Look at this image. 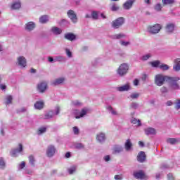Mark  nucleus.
<instances>
[{
  "instance_id": "f257e3e1",
  "label": "nucleus",
  "mask_w": 180,
  "mask_h": 180,
  "mask_svg": "<svg viewBox=\"0 0 180 180\" xmlns=\"http://www.w3.org/2000/svg\"><path fill=\"white\" fill-rule=\"evenodd\" d=\"M179 79V77H171L158 75V86H161V85L166 82L169 83V88H170V89L172 91H178L180 89V86L178 84Z\"/></svg>"
},
{
  "instance_id": "f03ea898",
  "label": "nucleus",
  "mask_w": 180,
  "mask_h": 180,
  "mask_svg": "<svg viewBox=\"0 0 180 180\" xmlns=\"http://www.w3.org/2000/svg\"><path fill=\"white\" fill-rule=\"evenodd\" d=\"M124 23V18L120 17L112 22V26L114 29H119Z\"/></svg>"
},
{
  "instance_id": "7ed1b4c3",
  "label": "nucleus",
  "mask_w": 180,
  "mask_h": 180,
  "mask_svg": "<svg viewBox=\"0 0 180 180\" xmlns=\"http://www.w3.org/2000/svg\"><path fill=\"white\" fill-rule=\"evenodd\" d=\"M127 71H129V65L127 64L124 63L121 64L117 70V73L121 77H123L125 74H127Z\"/></svg>"
},
{
  "instance_id": "20e7f679",
  "label": "nucleus",
  "mask_w": 180,
  "mask_h": 180,
  "mask_svg": "<svg viewBox=\"0 0 180 180\" xmlns=\"http://www.w3.org/2000/svg\"><path fill=\"white\" fill-rule=\"evenodd\" d=\"M134 176L136 179H148V176L144 174V172L141 170L134 172Z\"/></svg>"
},
{
  "instance_id": "39448f33",
  "label": "nucleus",
  "mask_w": 180,
  "mask_h": 180,
  "mask_svg": "<svg viewBox=\"0 0 180 180\" xmlns=\"http://www.w3.org/2000/svg\"><path fill=\"white\" fill-rule=\"evenodd\" d=\"M67 13L68 18H70L73 23H77V22H78V18L77 17V14H75V12H74V11L69 10Z\"/></svg>"
},
{
  "instance_id": "423d86ee",
  "label": "nucleus",
  "mask_w": 180,
  "mask_h": 180,
  "mask_svg": "<svg viewBox=\"0 0 180 180\" xmlns=\"http://www.w3.org/2000/svg\"><path fill=\"white\" fill-rule=\"evenodd\" d=\"M55 154H56V147H54V146L53 145L49 146L46 150L47 157L51 158Z\"/></svg>"
},
{
  "instance_id": "0eeeda50",
  "label": "nucleus",
  "mask_w": 180,
  "mask_h": 180,
  "mask_svg": "<svg viewBox=\"0 0 180 180\" xmlns=\"http://www.w3.org/2000/svg\"><path fill=\"white\" fill-rule=\"evenodd\" d=\"M148 32L151 34H155L158 33V24H155L154 25L148 26Z\"/></svg>"
},
{
  "instance_id": "6e6552de",
  "label": "nucleus",
  "mask_w": 180,
  "mask_h": 180,
  "mask_svg": "<svg viewBox=\"0 0 180 180\" xmlns=\"http://www.w3.org/2000/svg\"><path fill=\"white\" fill-rule=\"evenodd\" d=\"M166 32L167 33H173L175 30V22H169L166 25Z\"/></svg>"
},
{
  "instance_id": "1a4fd4ad",
  "label": "nucleus",
  "mask_w": 180,
  "mask_h": 180,
  "mask_svg": "<svg viewBox=\"0 0 180 180\" xmlns=\"http://www.w3.org/2000/svg\"><path fill=\"white\" fill-rule=\"evenodd\" d=\"M147 158V155H146V153L141 151L137 155V161L139 162H144Z\"/></svg>"
},
{
  "instance_id": "9d476101",
  "label": "nucleus",
  "mask_w": 180,
  "mask_h": 180,
  "mask_svg": "<svg viewBox=\"0 0 180 180\" xmlns=\"http://www.w3.org/2000/svg\"><path fill=\"white\" fill-rule=\"evenodd\" d=\"M37 89L39 92H41V94H43L46 89H47V83L46 82H42L40 84L37 85Z\"/></svg>"
},
{
  "instance_id": "9b49d317",
  "label": "nucleus",
  "mask_w": 180,
  "mask_h": 180,
  "mask_svg": "<svg viewBox=\"0 0 180 180\" xmlns=\"http://www.w3.org/2000/svg\"><path fill=\"white\" fill-rule=\"evenodd\" d=\"M18 65H20V67H22L23 68H25V67H26V58H25V57L23 56H20L18 58Z\"/></svg>"
},
{
  "instance_id": "f8f14e48",
  "label": "nucleus",
  "mask_w": 180,
  "mask_h": 180,
  "mask_svg": "<svg viewBox=\"0 0 180 180\" xmlns=\"http://www.w3.org/2000/svg\"><path fill=\"white\" fill-rule=\"evenodd\" d=\"M135 0H127L123 5L124 9L129 11L133 6V4H134Z\"/></svg>"
},
{
  "instance_id": "ddd939ff",
  "label": "nucleus",
  "mask_w": 180,
  "mask_h": 180,
  "mask_svg": "<svg viewBox=\"0 0 180 180\" xmlns=\"http://www.w3.org/2000/svg\"><path fill=\"white\" fill-rule=\"evenodd\" d=\"M145 134L146 136H150V135H154L156 134L157 131L154 128L148 127L144 129Z\"/></svg>"
},
{
  "instance_id": "4468645a",
  "label": "nucleus",
  "mask_w": 180,
  "mask_h": 180,
  "mask_svg": "<svg viewBox=\"0 0 180 180\" xmlns=\"http://www.w3.org/2000/svg\"><path fill=\"white\" fill-rule=\"evenodd\" d=\"M65 39H66V40H69L70 41H72L75 40L76 37H75V34L71 32H69L65 34Z\"/></svg>"
},
{
  "instance_id": "2eb2a0df",
  "label": "nucleus",
  "mask_w": 180,
  "mask_h": 180,
  "mask_svg": "<svg viewBox=\"0 0 180 180\" xmlns=\"http://www.w3.org/2000/svg\"><path fill=\"white\" fill-rule=\"evenodd\" d=\"M132 147H133V143H131V141H130V139H127L124 143V148L126 151H130Z\"/></svg>"
},
{
  "instance_id": "dca6fc26",
  "label": "nucleus",
  "mask_w": 180,
  "mask_h": 180,
  "mask_svg": "<svg viewBox=\"0 0 180 180\" xmlns=\"http://www.w3.org/2000/svg\"><path fill=\"white\" fill-rule=\"evenodd\" d=\"M35 109H38L39 110L43 109L44 108V102L43 101H37L34 105Z\"/></svg>"
},
{
  "instance_id": "f3484780",
  "label": "nucleus",
  "mask_w": 180,
  "mask_h": 180,
  "mask_svg": "<svg viewBox=\"0 0 180 180\" xmlns=\"http://www.w3.org/2000/svg\"><path fill=\"white\" fill-rule=\"evenodd\" d=\"M158 68H160V70H162V71H168V70H169V66L164 63L161 64L160 61H158Z\"/></svg>"
},
{
  "instance_id": "a211bd4d",
  "label": "nucleus",
  "mask_w": 180,
  "mask_h": 180,
  "mask_svg": "<svg viewBox=\"0 0 180 180\" xmlns=\"http://www.w3.org/2000/svg\"><path fill=\"white\" fill-rule=\"evenodd\" d=\"M174 65L173 67L174 71H180V59L177 58L174 60Z\"/></svg>"
},
{
  "instance_id": "6ab92c4d",
  "label": "nucleus",
  "mask_w": 180,
  "mask_h": 180,
  "mask_svg": "<svg viewBox=\"0 0 180 180\" xmlns=\"http://www.w3.org/2000/svg\"><path fill=\"white\" fill-rule=\"evenodd\" d=\"M22 5L20 4V1H16L11 4V9L13 10H18L20 9Z\"/></svg>"
},
{
  "instance_id": "aec40b11",
  "label": "nucleus",
  "mask_w": 180,
  "mask_h": 180,
  "mask_svg": "<svg viewBox=\"0 0 180 180\" xmlns=\"http://www.w3.org/2000/svg\"><path fill=\"white\" fill-rule=\"evenodd\" d=\"M36 25L33 22H30L26 24L25 29L30 32V30H33V29H34Z\"/></svg>"
},
{
  "instance_id": "412c9836",
  "label": "nucleus",
  "mask_w": 180,
  "mask_h": 180,
  "mask_svg": "<svg viewBox=\"0 0 180 180\" xmlns=\"http://www.w3.org/2000/svg\"><path fill=\"white\" fill-rule=\"evenodd\" d=\"M106 137L105 136V134L101 133L99 134H97L96 136V140L99 141V143H102V141H105V139Z\"/></svg>"
},
{
  "instance_id": "4be33fe9",
  "label": "nucleus",
  "mask_w": 180,
  "mask_h": 180,
  "mask_svg": "<svg viewBox=\"0 0 180 180\" xmlns=\"http://www.w3.org/2000/svg\"><path fill=\"white\" fill-rule=\"evenodd\" d=\"M64 81H65L64 77L58 78L52 83V85H60V84H63Z\"/></svg>"
},
{
  "instance_id": "5701e85b",
  "label": "nucleus",
  "mask_w": 180,
  "mask_h": 180,
  "mask_svg": "<svg viewBox=\"0 0 180 180\" xmlns=\"http://www.w3.org/2000/svg\"><path fill=\"white\" fill-rule=\"evenodd\" d=\"M130 89V85L129 84H124V86L118 87V90L120 92H123L124 91H129Z\"/></svg>"
},
{
  "instance_id": "b1692460",
  "label": "nucleus",
  "mask_w": 180,
  "mask_h": 180,
  "mask_svg": "<svg viewBox=\"0 0 180 180\" xmlns=\"http://www.w3.org/2000/svg\"><path fill=\"white\" fill-rule=\"evenodd\" d=\"M39 22L40 23H47V22H49V15H44L41 16L39 18Z\"/></svg>"
},
{
  "instance_id": "393cba45",
  "label": "nucleus",
  "mask_w": 180,
  "mask_h": 180,
  "mask_svg": "<svg viewBox=\"0 0 180 180\" xmlns=\"http://www.w3.org/2000/svg\"><path fill=\"white\" fill-rule=\"evenodd\" d=\"M87 110L86 109H82L80 112H79V115L75 116V119H80V117H84L85 115H86Z\"/></svg>"
},
{
  "instance_id": "a878e982",
  "label": "nucleus",
  "mask_w": 180,
  "mask_h": 180,
  "mask_svg": "<svg viewBox=\"0 0 180 180\" xmlns=\"http://www.w3.org/2000/svg\"><path fill=\"white\" fill-rule=\"evenodd\" d=\"M51 31L53 32V33H54V34H61V33L63 32L61 29L57 27H52Z\"/></svg>"
},
{
  "instance_id": "bb28decb",
  "label": "nucleus",
  "mask_w": 180,
  "mask_h": 180,
  "mask_svg": "<svg viewBox=\"0 0 180 180\" xmlns=\"http://www.w3.org/2000/svg\"><path fill=\"white\" fill-rule=\"evenodd\" d=\"M169 144H176V143L179 142V139L175 138L168 139L167 141Z\"/></svg>"
},
{
  "instance_id": "cd10ccee",
  "label": "nucleus",
  "mask_w": 180,
  "mask_h": 180,
  "mask_svg": "<svg viewBox=\"0 0 180 180\" xmlns=\"http://www.w3.org/2000/svg\"><path fill=\"white\" fill-rule=\"evenodd\" d=\"M122 151H123L122 146H115L114 148L113 154H119V153H122Z\"/></svg>"
},
{
  "instance_id": "c85d7f7f",
  "label": "nucleus",
  "mask_w": 180,
  "mask_h": 180,
  "mask_svg": "<svg viewBox=\"0 0 180 180\" xmlns=\"http://www.w3.org/2000/svg\"><path fill=\"white\" fill-rule=\"evenodd\" d=\"M99 13L98 11H92L91 18L94 20H98Z\"/></svg>"
},
{
  "instance_id": "c756f323",
  "label": "nucleus",
  "mask_w": 180,
  "mask_h": 180,
  "mask_svg": "<svg viewBox=\"0 0 180 180\" xmlns=\"http://www.w3.org/2000/svg\"><path fill=\"white\" fill-rule=\"evenodd\" d=\"M131 123H132V124H137V126H141V122L140 120H137L136 118H133L131 120Z\"/></svg>"
},
{
  "instance_id": "7c9ffc66",
  "label": "nucleus",
  "mask_w": 180,
  "mask_h": 180,
  "mask_svg": "<svg viewBox=\"0 0 180 180\" xmlns=\"http://www.w3.org/2000/svg\"><path fill=\"white\" fill-rule=\"evenodd\" d=\"M163 5H173L175 4V0H162Z\"/></svg>"
},
{
  "instance_id": "2f4dec72",
  "label": "nucleus",
  "mask_w": 180,
  "mask_h": 180,
  "mask_svg": "<svg viewBox=\"0 0 180 180\" xmlns=\"http://www.w3.org/2000/svg\"><path fill=\"white\" fill-rule=\"evenodd\" d=\"M5 167H6V164L5 163V160H4L3 158H0V168L1 169H5Z\"/></svg>"
},
{
  "instance_id": "473e14b6",
  "label": "nucleus",
  "mask_w": 180,
  "mask_h": 180,
  "mask_svg": "<svg viewBox=\"0 0 180 180\" xmlns=\"http://www.w3.org/2000/svg\"><path fill=\"white\" fill-rule=\"evenodd\" d=\"M29 162L30 164H31V165H32V167H34V156H33L32 155L29 156Z\"/></svg>"
},
{
  "instance_id": "72a5a7b5",
  "label": "nucleus",
  "mask_w": 180,
  "mask_h": 180,
  "mask_svg": "<svg viewBox=\"0 0 180 180\" xmlns=\"http://www.w3.org/2000/svg\"><path fill=\"white\" fill-rule=\"evenodd\" d=\"M46 127H41L37 130V134H43V133H46Z\"/></svg>"
},
{
  "instance_id": "f704fd0d",
  "label": "nucleus",
  "mask_w": 180,
  "mask_h": 180,
  "mask_svg": "<svg viewBox=\"0 0 180 180\" xmlns=\"http://www.w3.org/2000/svg\"><path fill=\"white\" fill-rule=\"evenodd\" d=\"M6 99V103L7 105H9L12 103V101L13 98H12V96H8Z\"/></svg>"
},
{
  "instance_id": "c9c22d12",
  "label": "nucleus",
  "mask_w": 180,
  "mask_h": 180,
  "mask_svg": "<svg viewBox=\"0 0 180 180\" xmlns=\"http://www.w3.org/2000/svg\"><path fill=\"white\" fill-rule=\"evenodd\" d=\"M139 96H140V94L134 93V94H131L130 98L131 99H137V98H139Z\"/></svg>"
},
{
  "instance_id": "e433bc0d",
  "label": "nucleus",
  "mask_w": 180,
  "mask_h": 180,
  "mask_svg": "<svg viewBox=\"0 0 180 180\" xmlns=\"http://www.w3.org/2000/svg\"><path fill=\"white\" fill-rule=\"evenodd\" d=\"M149 64L153 68H157V67H158V60H155L153 62H149Z\"/></svg>"
},
{
  "instance_id": "4c0bfd02",
  "label": "nucleus",
  "mask_w": 180,
  "mask_h": 180,
  "mask_svg": "<svg viewBox=\"0 0 180 180\" xmlns=\"http://www.w3.org/2000/svg\"><path fill=\"white\" fill-rule=\"evenodd\" d=\"M123 37H125V35L123 34H116V35L113 36V39H122Z\"/></svg>"
},
{
  "instance_id": "58836bf2",
  "label": "nucleus",
  "mask_w": 180,
  "mask_h": 180,
  "mask_svg": "<svg viewBox=\"0 0 180 180\" xmlns=\"http://www.w3.org/2000/svg\"><path fill=\"white\" fill-rule=\"evenodd\" d=\"M150 57H151V54L148 53V54L144 55L142 57V60L143 61H147V60H148V58H150Z\"/></svg>"
},
{
  "instance_id": "ea45409f",
  "label": "nucleus",
  "mask_w": 180,
  "mask_h": 180,
  "mask_svg": "<svg viewBox=\"0 0 180 180\" xmlns=\"http://www.w3.org/2000/svg\"><path fill=\"white\" fill-rule=\"evenodd\" d=\"M76 169H77V168L75 167H72L68 169V172L71 175V174H74V172H75Z\"/></svg>"
},
{
  "instance_id": "a19ab883",
  "label": "nucleus",
  "mask_w": 180,
  "mask_h": 180,
  "mask_svg": "<svg viewBox=\"0 0 180 180\" xmlns=\"http://www.w3.org/2000/svg\"><path fill=\"white\" fill-rule=\"evenodd\" d=\"M53 117V112H49L45 115V119H51Z\"/></svg>"
},
{
  "instance_id": "79ce46f5",
  "label": "nucleus",
  "mask_w": 180,
  "mask_h": 180,
  "mask_svg": "<svg viewBox=\"0 0 180 180\" xmlns=\"http://www.w3.org/2000/svg\"><path fill=\"white\" fill-rule=\"evenodd\" d=\"M111 11H112V12L119 11V6H116V4H113L111 7Z\"/></svg>"
},
{
  "instance_id": "37998d69",
  "label": "nucleus",
  "mask_w": 180,
  "mask_h": 180,
  "mask_svg": "<svg viewBox=\"0 0 180 180\" xmlns=\"http://www.w3.org/2000/svg\"><path fill=\"white\" fill-rule=\"evenodd\" d=\"M73 131L75 134H79V129L77 127H73Z\"/></svg>"
},
{
  "instance_id": "c03bdc74",
  "label": "nucleus",
  "mask_w": 180,
  "mask_h": 180,
  "mask_svg": "<svg viewBox=\"0 0 180 180\" xmlns=\"http://www.w3.org/2000/svg\"><path fill=\"white\" fill-rule=\"evenodd\" d=\"M26 167V162H22L21 164L19 165L20 169H23Z\"/></svg>"
},
{
  "instance_id": "a18cd8bd",
  "label": "nucleus",
  "mask_w": 180,
  "mask_h": 180,
  "mask_svg": "<svg viewBox=\"0 0 180 180\" xmlns=\"http://www.w3.org/2000/svg\"><path fill=\"white\" fill-rule=\"evenodd\" d=\"M160 91L162 92V94H167V92H168V89H167V87L163 86L160 89Z\"/></svg>"
},
{
  "instance_id": "49530a36",
  "label": "nucleus",
  "mask_w": 180,
  "mask_h": 180,
  "mask_svg": "<svg viewBox=\"0 0 180 180\" xmlns=\"http://www.w3.org/2000/svg\"><path fill=\"white\" fill-rule=\"evenodd\" d=\"M160 168L162 169H168V168H169V166H168V165H167V164H162L161 165Z\"/></svg>"
},
{
  "instance_id": "de8ad7c7",
  "label": "nucleus",
  "mask_w": 180,
  "mask_h": 180,
  "mask_svg": "<svg viewBox=\"0 0 180 180\" xmlns=\"http://www.w3.org/2000/svg\"><path fill=\"white\" fill-rule=\"evenodd\" d=\"M167 179L168 180H174V175L171 173L168 174H167Z\"/></svg>"
},
{
  "instance_id": "09e8293b",
  "label": "nucleus",
  "mask_w": 180,
  "mask_h": 180,
  "mask_svg": "<svg viewBox=\"0 0 180 180\" xmlns=\"http://www.w3.org/2000/svg\"><path fill=\"white\" fill-rule=\"evenodd\" d=\"M114 178H115V180H122V179H123V177H122V175H119V174L115 175Z\"/></svg>"
},
{
  "instance_id": "8fccbe9b",
  "label": "nucleus",
  "mask_w": 180,
  "mask_h": 180,
  "mask_svg": "<svg viewBox=\"0 0 180 180\" xmlns=\"http://www.w3.org/2000/svg\"><path fill=\"white\" fill-rule=\"evenodd\" d=\"M66 53L68 57H72V53H71V51H70V49H66Z\"/></svg>"
},
{
  "instance_id": "3c124183",
  "label": "nucleus",
  "mask_w": 180,
  "mask_h": 180,
  "mask_svg": "<svg viewBox=\"0 0 180 180\" xmlns=\"http://www.w3.org/2000/svg\"><path fill=\"white\" fill-rule=\"evenodd\" d=\"M18 151V153H22V151H23V146L21 143L19 144V148Z\"/></svg>"
},
{
  "instance_id": "603ef678",
  "label": "nucleus",
  "mask_w": 180,
  "mask_h": 180,
  "mask_svg": "<svg viewBox=\"0 0 180 180\" xmlns=\"http://www.w3.org/2000/svg\"><path fill=\"white\" fill-rule=\"evenodd\" d=\"M121 44H122V46H129V44H130V42L122 41Z\"/></svg>"
},
{
  "instance_id": "864d4df0",
  "label": "nucleus",
  "mask_w": 180,
  "mask_h": 180,
  "mask_svg": "<svg viewBox=\"0 0 180 180\" xmlns=\"http://www.w3.org/2000/svg\"><path fill=\"white\" fill-rule=\"evenodd\" d=\"M176 109L178 110L180 109V100L177 101L176 105Z\"/></svg>"
},
{
  "instance_id": "5fc2aeb1",
  "label": "nucleus",
  "mask_w": 180,
  "mask_h": 180,
  "mask_svg": "<svg viewBox=\"0 0 180 180\" xmlns=\"http://www.w3.org/2000/svg\"><path fill=\"white\" fill-rule=\"evenodd\" d=\"M60 113V106H56V115H58Z\"/></svg>"
},
{
  "instance_id": "6e6d98bb",
  "label": "nucleus",
  "mask_w": 180,
  "mask_h": 180,
  "mask_svg": "<svg viewBox=\"0 0 180 180\" xmlns=\"http://www.w3.org/2000/svg\"><path fill=\"white\" fill-rule=\"evenodd\" d=\"M72 103L75 106H79V105H81L79 101H73Z\"/></svg>"
},
{
  "instance_id": "4d7b16f0",
  "label": "nucleus",
  "mask_w": 180,
  "mask_h": 180,
  "mask_svg": "<svg viewBox=\"0 0 180 180\" xmlns=\"http://www.w3.org/2000/svg\"><path fill=\"white\" fill-rule=\"evenodd\" d=\"M104 160L106 162H108V161H110V156L109 155H106L105 158H104Z\"/></svg>"
},
{
  "instance_id": "13d9d810",
  "label": "nucleus",
  "mask_w": 180,
  "mask_h": 180,
  "mask_svg": "<svg viewBox=\"0 0 180 180\" xmlns=\"http://www.w3.org/2000/svg\"><path fill=\"white\" fill-rule=\"evenodd\" d=\"M155 84H156V85H158V75H155Z\"/></svg>"
},
{
  "instance_id": "bf43d9fd",
  "label": "nucleus",
  "mask_w": 180,
  "mask_h": 180,
  "mask_svg": "<svg viewBox=\"0 0 180 180\" xmlns=\"http://www.w3.org/2000/svg\"><path fill=\"white\" fill-rule=\"evenodd\" d=\"M142 81H146V79H147V75L143 74L142 75V78H141Z\"/></svg>"
},
{
  "instance_id": "052dcab7",
  "label": "nucleus",
  "mask_w": 180,
  "mask_h": 180,
  "mask_svg": "<svg viewBox=\"0 0 180 180\" xmlns=\"http://www.w3.org/2000/svg\"><path fill=\"white\" fill-rule=\"evenodd\" d=\"M131 108L133 109H136L137 108V103H133L131 105Z\"/></svg>"
},
{
  "instance_id": "680f3d73",
  "label": "nucleus",
  "mask_w": 180,
  "mask_h": 180,
  "mask_svg": "<svg viewBox=\"0 0 180 180\" xmlns=\"http://www.w3.org/2000/svg\"><path fill=\"white\" fill-rule=\"evenodd\" d=\"M65 156L66 158H70V157H71V153L70 152H67Z\"/></svg>"
},
{
  "instance_id": "e2e57ef3",
  "label": "nucleus",
  "mask_w": 180,
  "mask_h": 180,
  "mask_svg": "<svg viewBox=\"0 0 180 180\" xmlns=\"http://www.w3.org/2000/svg\"><path fill=\"white\" fill-rule=\"evenodd\" d=\"M139 146H140V147H143L144 146V142L139 141Z\"/></svg>"
},
{
  "instance_id": "0e129e2a",
  "label": "nucleus",
  "mask_w": 180,
  "mask_h": 180,
  "mask_svg": "<svg viewBox=\"0 0 180 180\" xmlns=\"http://www.w3.org/2000/svg\"><path fill=\"white\" fill-rule=\"evenodd\" d=\"M167 106H172V101H169L166 103Z\"/></svg>"
},
{
  "instance_id": "69168bd1",
  "label": "nucleus",
  "mask_w": 180,
  "mask_h": 180,
  "mask_svg": "<svg viewBox=\"0 0 180 180\" xmlns=\"http://www.w3.org/2000/svg\"><path fill=\"white\" fill-rule=\"evenodd\" d=\"M134 84L135 86L139 85V79H136L134 81Z\"/></svg>"
},
{
  "instance_id": "338daca9",
  "label": "nucleus",
  "mask_w": 180,
  "mask_h": 180,
  "mask_svg": "<svg viewBox=\"0 0 180 180\" xmlns=\"http://www.w3.org/2000/svg\"><path fill=\"white\" fill-rule=\"evenodd\" d=\"M0 88H1V89H2V90H5V89H6V85H4V84H1V85L0 86Z\"/></svg>"
},
{
  "instance_id": "774afa93",
  "label": "nucleus",
  "mask_w": 180,
  "mask_h": 180,
  "mask_svg": "<svg viewBox=\"0 0 180 180\" xmlns=\"http://www.w3.org/2000/svg\"><path fill=\"white\" fill-rule=\"evenodd\" d=\"M30 72H31L32 74H34V73L36 72V69L32 68V69L30 70Z\"/></svg>"
}]
</instances>
